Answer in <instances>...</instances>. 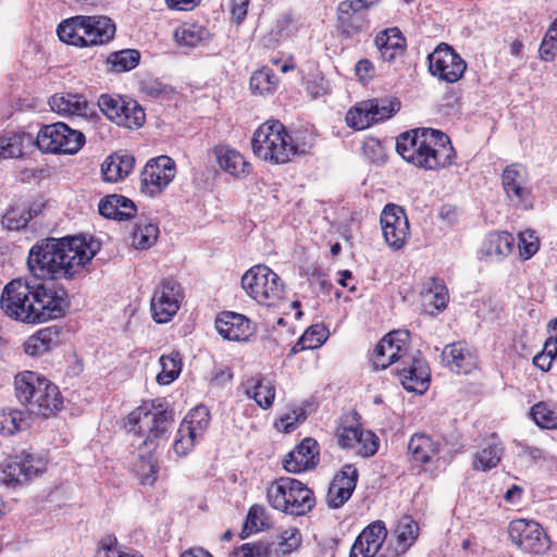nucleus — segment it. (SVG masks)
I'll use <instances>...</instances> for the list:
<instances>
[{
    "label": "nucleus",
    "instance_id": "obj_51",
    "mask_svg": "<svg viewBox=\"0 0 557 557\" xmlns=\"http://www.w3.org/2000/svg\"><path fill=\"white\" fill-rule=\"evenodd\" d=\"M124 99L121 96H111L103 94L98 99V107L102 111V113L113 122H116V119H121V113L123 110Z\"/></svg>",
    "mask_w": 557,
    "mask_h": 557
},
{
    "label": "nucleus",
    "instance_id": "obj_8",
    "mask_svg": "<svg viewBox=\"0 0 557 557\" xmlns=\"http://www.w3.org/2000/svg\"><path fill=\"white\" fill-rule=\"evenodd\" d=\"M267 498L272 508L293 516L306 515L315 504L313 492L289 476L273 481L268 487Z\"/></svg>",
    "mask_w": 557,
    "mask_h": 557
},
{
    "label": "nucleus",
    "instance_id": "obj_64",
    "mask_svg": "<svg viewBox=\"0 0 557 557\" xmlns=\"http://www.w3.org/2000/svg\"><path fill=\"white\" fill-rule=\"evenodd\" d=\"M355 72L361 81H369L374 76L375 70L370 60L361 59L357 62Z\"/></svg>",
    "mask_w": 557,
    "mask_h": 557
},
{
    "label": "nucleus",
    "instance_id": "obj_49",
    "mask_svg": "<svg viewBox=\"0 0 557 557\" xmlns=\"http://www.w3.org/2000/svg\"><path fill=\"white\" fill-rule=\"evenodd\" d=\"M24 412L17 409L0 411V433L3 435H13L22 429Z\"/></svg>",
    "mask_w": 557,
    "mask_h": 557
},
{
    "label": "nucleus",
    "instance_id": "obj_47",
    "mask_svg": "<svg viewBox=\"0 0 557 557\" xmlns=\"http://www.w3.org/2000/svg\"><path fill=\"white\" fill-rule=\"evenodd\" d=\"M301 544V534L298 529L289 528L284 530L280 536L277 543L273 542L272 556L284 557L292 552L296 550Z\"/></svg>",
    "mask_w": 557,
    "mask_h": 557
},
{
    "label": "nucleus",
    "instance_id": "obj_25",
    "mask_svg": "<svg viewBox=\"0 0 557 557\" xmlns=\"http://www.w3.org/2000/svg\"><path fill=\"white\" fill-rule=\"evenodd\" d=\"M136 212V205L123 195H109L99 202V213L106 219L127 221L133 219Z\"/></svg>",
    "mask_w": 557,
    "mask_h": 557
},
{
    "label": "nucleus",
    "instance_id": "obj_34",
    "mask_svg": "<svg viewBox=\"0 0 557 557\" xmlns=\"http://www.w3.org/2000/svg\"><path fill=\"white\" fill-rule=\"evenodd\" d=\"M59 342L60 331L57 327H45L29 336L23 346L25 354L38 357L51 350Z\"/></svg>",
    "mask_w": 557,
    "mask_h": 557
},
{
    "label": "nucleus",
    "instance_id": "obj_19",
    "mask_svg": "<svg viewBox=\"0 0 557 557\" xmlns=\"http://www.w3.org/2000/svg\"><path fill=\"white\" fill-rule=\"evenodd\" d=\"M409 332L393 331L387 333L375 346L371 361L373 367L386 369L393 363H399L401 359L409 352Z\"/></svg>",
    "mask_w": 557,
    "mask_h": 557
},
{
    "label": "nucleus",
    "instance_id": "obj_10",
    "mask_svg": "<svg viewBox=\"0 0 557 557\" xmlns=\"http://www.w3.org/2000/svg\"><path fill=\"white\" fill-rule=\"evenodd\" d=\"M85 135L63 122L42 125L36 136L42 152L75 154L85 145Z\"/></svg>",
    "mask_w": 557,
    "mask_h": 557
},
{
    "label": "nucleus",
    "instance_id": "obj_46",
    "mask_svg": "<svg viewBox=\"0 0 557 557\" xmlns=\"http://www.w3.org/2000/svg\"><path fill=\"white\" fill-rule=\"evenodd\" d=\"M503 447L499 444H488L486 447L478 451L473 460V469L488 471L500 462Z\"/></svg>",
    "mask_w": 557,
    "mask_h": 557
},
{
    "label": "nucleus",
    "instance_id": "obj_59",
    "mask_svg": "<svg viewBox=\"0 0 557 557\" xmlns=\"http://www.w3.org/2000/svg\"><path fill=\"white\" fill-rule=\"evenodd\" d=\"M121 550L117 547V540L113 535H108L99 542L97 557H117Z\"/></svg>",
    "mask_w": 557,
    "mask_h": 557
},
{
    "label": "nucleus",
    "instance_id": "obj_16",
    "mask_svg": "<svg viewBox=\"0 0 557 557\" xmlns=\"http://www.w3.org/2000/svg\"><path fill=\"white\" fill-rule=\"evenodd\" d=\"M400 383L408 392L424 393L430 383L431 371L423 355L409 351L396 366Z\"/></svg>",
    "mask_w": 557,
    "mask_h": 557
},
{
    "label": "nucleus",
    "instance_id": "obj_62",
    "mask_svg": "<svg viewBox=\"0 0 557 557\" xmlns=\"http://www.w3.org/2000/svg\"><path fill=\"white\" fill-rule=\"evenodd\" d=\"M294 416L286 414L284 418H281L280 425L277 424V426L282 428L284 432L289 433L296 429L299 422L306 420V411L304 409H300L299 412L294 411Z\"/></svg>",
    "mask_w": 557,
    "mask_h": 557
},
{
    "label": "nucleus",
    "instance_id": "obj_36",
    "mask_svg": "<svg viewBox=\"0 0 557 557\" xmlns=\"http://www.w3.org/2000/svg\"><path fill=\"white\" fill-rule=\"evenodd\" d=\"M174 38L181 46L197 47L210 39V32L197 23L185 22L175 29Z\"/></svg>",
    "mask_w": 557,
    "mask_h": 557
},
{
    "label": "nucleus",
    "instance_id": "obj_58",
    "mask_svg": "<svg viewBox=\"0 0 557 557\" xmlns=\"http://www.w3.org/2000/svg\"><path fill=\"white\" fill-rule=\"evenodd\" d=\"M264 512H265V509L261 505L256 504L250 507L248 515H247L246 524L240 534L242 539H245L248 535V533H246L247 529H250L249 532L259 530L258 522L261 519V517H263Z\"/></svg>",
    "mask_w": 557,
    "mask_h": 557
},
{
    "label": "nucleus",
    "instance_id": "obj_54",
    "mask_svg": "<svg viewBox=\"0 0 557 557\" xmlns=\"http://www.w3.org/2000/svg\"><path fill=\"white\" fill-rule=\"evenodd\" d=\"M540 242L535 232L532 230H525L519 234V253L520 256L528 260L533 257L539 250Z\"/></svg>",
    "mask_w": 557,
    "mask_h": 557
},
{
    "label": "nucleus",
    "instance_id": "obj_41",
    "mask_svg": "<svg viewBox=\"0 0 557 557\" xmlns=\"http://www.w3.org/2000/svg\"><path fill=\"white\" fill-rule=\"evenodd\" d=\"M372 108L368 100L356 103L346 113L345 121L347 125L357 131L368 128L371 124L375 123L374 119H371Z\"/></svg>",
    "mask_w": 557,
    "mask_h": 557
},
{
    "label": "nucleus",
    "instance_id": "obj_60",
    "mask_svg": "<svg viewBox=\"0 0 557 557\" xmlns=\"http://www.w3.org/2000/svg\"><path fill=\"white\" fill-rule=\"evenodd\" d=\"M143 90L146 95L152 97V98H164L166 97L169 94L172 92V89L159 82V81H151V82H147L143 85Z\"/></svg>",
    "mask_w": 557,
    "mask_h": 557
},
{
    "label": "nucleus",
    "instance_id": "obj_21",
    "mask_svg": "<svg viewBox=\"0 0 557 557\" xmlns=\"http://www.w3.org/2000/svg\"><path fill=\"white\" fill-rule=\"evenodd\" d=\"M358 482V471L352 465H346L332 480L327 491L330 508H341L352 495Z\"/></svg>",
    "mask_w": 557,
    "mask_h": 557
},
{
    "label": "nucleus",
    "instance_id": "obj_29",
    "mask_svg": "<svg viewBox=\"0 0 557 557\" xmlns=\"http://www.w3.org/2000/svg\"><path fill=\"white\" fill-rule=\"evenodd\" d=\"M515 238L508 232H492L486 235L481 255L491 261H500L513 249Z\"/></svg>",
    "mask_w": 557,
    "mask_h": 557
},
{
    "label": "nucleus",
    "instance_id": "obj_4",
    "mask_svg": "<svg viewBox=\"0 0 557 557\" xmlns=\"http://www.w3.org/2000/svg\"><path fill=\"white\" fill-rule=\"evenodd\" d=\"M174 424V411L164 399L145 401L131 411L124 428L128 433L144 437L138 445L139 457L150 458L151 454L168 441Z\"/></svg>",
    "mask_w": 557,
    "mask_h": 557
},
{
    "label": "nucleus",
    "instance_id": "obj_50",
    "mask_svg": "<svg viewBox=\"0 0 557 557\" xmlns=\"http://www.w3.org/2000/svg\"><path fill=\"white\" fill-rule=\"evenodd\" d=\"M418 524L411 518H403L396 529L398 544L410 547L418 537Z\"/></svg>",
    "mask_w": 557,
    "mask_h": 557
},
{
    "label": "nucleus",
    "instance_id": "obj_27",
    "mask_svg": "<svg viewBox=\"0 0 557 557\" xmlns=\"http://www.w3.org/2000/svg\"><path fill=\"white\" fill-rule=\"evenodd\" d=\"M502 184L507 197L517 205L525 202L530 196V190L525 187L524 171L519 169L517 164L504 169Z\"/></svg>",
    "mask_w": 557,
    "mask_h": 557
},
{
    "label": "nucleus",
    "instance_id": "obj_63",
    "mask_svg": "<svg viewBox=\"0 0 557 557\" xmlns=\"http://www.w3.org/2000/svg\"><path fill=\"white\" fill-rule=\"evenodd\" d=\"M540 55L544 61H552L557 55V39L544 37L540 46Z\"/></svg>",
    "mask_w": 557,
    "mask_h": 557
},
{
    "label": "nucleus",
    "instance_id": "obj_53",
    "mask_svg": "<svg viewBox=\"0 0 557 557\" xmlns=\"http://www.w3.org/2000/svg\"><path fill=\"white\" fill-rule=\"evenodd\" d=\"M273 542L260 540L255 543H245L239 547V557H272Z\"/></svg>",
    "mask_w": 557,
    "mask_h": 557
},
{
    "label": "nucleus",
    "instance_id": "obj_22",
    "mask_svg": "<svg viewBox=\"0 0 557 557\" xmlns=\"http://www.w3.org/2000/svg\"><path fill=\"white\" fill-rule=\"evenodd\" d=\"M318 462V442L312 437H306L286 455L283 467L287 472L300 473L313 469Z\"/></svg>",
    "mask_w": 557,
    "mask_h": 557
},
{
    "label": "nucleus",
    "instance_id": "obj_18",
    "mask_svg": "<svg viewBox=\"0 0 557 557\" xmlns=\"http://www.w3.org/2000/svg\"><path fill=\"white\" fill-rule=\"evenodd\" d=\"M380 223L387 246L394 251L403 249L409 238V221L405 209L395 203L386 205Z\"/></svg>",
    "mask_w": 557,
    "mask_h": 557
},
{
    "label": "nucleus",
    "instance_id": "obj_17",
    "mask_svg": "<svg viewBox=\"0 0 557 557\" xmlns=\"http://www.w3.org/2000/svg\"><path fill=\"white\" fill-rule=\"evenodd\" d=\"M175 172V162L168 156L150 160L140 173V191L148 197L161 194L173 181Z\"/></svg>",
    "mask_w": 557,
    "mask_h": 557
},
{
    "label": "nucleus",
    "instance_id": "obj_35",
    "mask_svg": "<svg viewBox=\"0 0 557 557\" xmlns=\"http://www.w3.org/2000/svg\"><path fill=\"white\" fill-rule=\"evenodd\" d=\"M425 307H432V314L443 311L448 302L449 296L443 280L431 277L421 292Z\"/></svg>",
    "mask_w": 557,
    "mask_h": 557
},
{
    "label": "nucleus",
    "instance_id": "obj_7",
    "mask_svg": "<svg viewBox=\"0 0 557 557\" xmlns=\"http://www.w3.org/2000/svg\"><path fill=\"white\" fill-rule=\"evenodd\" d=\"M253 153L273 164H285L297 154H302L285 126L277 120L264 122L251 139Z\"/></svg>",
    "mask_w": 557,
    "mask_h": 557
},
{
    "label": "nucleus",
    "instance_id": "obj_1",
    "mask_svg": "<svg viewBox=\"0 0 557 557\" xmlns=\"http://www.w3.org/2000/svg\"><path fill=\"white\" fill-rule=\"evenodd\" d=\"M99 250L100 243L89 235L49 237L30 248L27 268L39 280H81L90 272Z\"/></svg>",
    "mask_w": 557,
    "mask_h": 557
},
{
    "label": "nucleus",
    "instance_id": "obj_48",
    "mask_svg": "<svg viewBox=\"0 0 557 557\" xmlns=\"http://www.w3.org/2000/svg\"><path fill=\"white\" fill-rule=\"evenodd\" d=\"M368 103H371V119H374L375 123L385 121L392 117L400 109V101L397 98L389 99H369Z\"/></svg>",
    "mask_w": 557,
    "mask_h": 557
},
{
    "label": "nucleus",
    "instance_id": "obj_44",
    "mask_svg": "<svg viewBox=\"0 0 557 557\" xmlns=\"http://www.w3.org/2000/svg\"><path fill=\"white\" fill-rule=\"evenodd\" d=\"M139 60V51L135 49H124L110 53L107 63L111 66L113 72L122 73L135 69Z\"/></svg>",
    "mask_w": 557,
    "mask_h": 557
},
{
    "label": "nucleus",
    "instance_id": "obj_39",
    "mask_svg": "<svg viewBox=\"0 0 557 557\" xmlns=\"http://www.w3.org/2000/svg\"><path fill=\"white\" fill-rule=\"evenodd\" d=\"M529 417L541 429H557V405L554 403L539 401L534 404L529 411Z\"/></svg>",
    "mask_w": 557,
    "mask_h": 557
},
{
    "label": "nucleus",
    "instance_id": "obj_52",
    "mask_svg": "<svg viewBox=\"0 0 557 557\" xmlns=\"http://www.w3.org/2000/svg\"><path fill=\"white\" fill-rule=\"evenodd\" d=\"M29 222V215H26V208L12 207L2 216V225L10 231L24 228Z\"/></svg>",
    "mask_w": 557,
    "mask_h": 557
},
{
    "label": "nucleus",
    "instance_id": "obj_11",
    "mask_svg": "<svg viewBox=\"0 0 557 557\" xmlns=\"http://www.w3.org/2000/svg\"><path fill=\"white\" fill-rule=\"evenodd\" d=\"M45 470L46 460L40 455L23 450L3 461L0 481L9 486L22 485Z\"/></svg>",
    "mask_w": 557,
    "mask_h": 557
},
{
    "label": "nucleus",
    "instance_id": "obj_12",
    "mask_svg": "<svg viewBox=\"0 0 557 557\" xmlns=\"http://www.w3.org/2000/svg\"><path fill=\"white\" fill-rule=\"evenodd\" d=\"M513 546L522 553L543 555L550 548V539L535 520L515 519L508 525Z\"/></svg>",
    "mask_w": 557,
    "mask_h": 557
},
{
    "label": "nucleus",
    "instance_id": "obj_32",
    "mask_svg": "<svg viewBox=\"0 0 557 557\" xmlns=\"http://www.w3.org/2000/svg\"><path fill=\"white\" fill-rule=\"evenodd\" d=\"M49 106L59 114L87 116L91 113L86 98L78 94H55L49 99Z\"/></svg>",
    "mask_w": 557,
    "mask_h": 557
},
{
    "label": "nucleus",
    "instance_id": "obj_24",
    "mask_svg": "<svg viewBox=\"0 0 557 557\" xmlns=\"http://www.w3.org/2000/svg\"><path fill=\"white\" fill-rule=\"evenodd\" d=\"M442 358L451 371L459 374H469L478 366L476 354L463 342L446 345Z\"/></svg>",
    "mask_w": 557,
    "mask_h": 557
},
{
    "label": "nucleus",
    "instance_id": "obj_57",
    "mask_svg": "<svg viewBox=\"0 0 557 557\" xmlns=\"http://www.w3.org/2000/svg\"><path fill=\"white\" fill-rule=\"evenodd\" d=\"M301 344L307 345L309 349L320 347L325 341V332L319 325L309 327L301 336Z\"/></svg>",
    "mask_w": 557,
    "mask_h": 557
},
{
    "label": "nucleus",
    "instance_id": "obj_9",
    "mask_svg": "<svg viewBox=\"0 0 557 557\" xmlns=\"http://www.w3.org/2000/svg\"><path fill=\"white\" fill-rule=\"evenodd\" d=\"M242 287L261 305L271 306L284 296L285 285L282 278L269 267L257 264L242 277Z\"/></svg>",
    "mask_w": 557,
    "mask_h": 557
},
{
    "label": "nucleus",
    "instance_id": "obj_38",
    "mask_svg": "<svg viewBox=\"0 0 557 557\" xmlns=\"http://www.w3.org/2000/svg\"><path fill=\"white\" fill-rule=\"evenodd\" d=\"M159 227L146 218H139L132 233L133 245L137 249H148L153 246L159 237Z\"/></svg>",
    "mask_w": 557,
    "mask_h": 557
},
{
    "label": "nucleus",
    "instance_id": "obj_45",
    "mask_svg": "<svg viewBox=\"0 0 557 557\" xmlns=\"http://www.w3.org/2000/svg\"><path fill=\"white\" fill-rule=\"evenodd\" d=\"M121 119H116V124L127 128H139L144 125L146 114L144 109L135 100H125L123 102Z\"/></svg>",
    "mask_w": 557,
    "mask_h": 557
},
{
    "label": "nucleus",
    "instance_id": "obj_42",
    "mask_svg": "<svg viewBox=\"0 0 557 557\" xmlns=\"http://www.w3.org/2000/svg\"><path fill=\"white\" fill-rule=\"evenodd\" d=\"M162 371L157 375V382L160 385H168L172 383L181 373L182 357L178 351H171L169 355H163L160 358Z\"/></svg>",
    "mask_w": 557,
    "mask_h": 557
},
{
    "label": "nucleus",
    "instance_id": "obj_55",
    "mask_svg": "<svg viewBox=\"0 0 557 557\" xmlns=\"http://www.w3.org/2000/svg\"><path fill=\"white\" fill-rule=\"evenodd\" d=\"M362 429L356 426H342L336 432L337 443L342 448H355L359 436H362Z\"/></svg>",
    "mask_w": 557,
    "mask_h": 557
},
{
    "label": "nucleus",
    "instance_id": "obj_6",
    "mask_svg": "<svg viewBox=\"0 0 557 557\" xmlns=\"http://www.w3.org/2000/svg\"><path fill=\"white\" fill-rule=\"evenodd\" d=\"M114 22L103 15H75L63 20L57 28L59 39L79 48L102 46L114 38Z\"/></svg>",
    "mask_w": 557,
    "mask_h": 557
},
{
    "label": "nucleus",
    "instance_id": "obj_13",
    "mask_svg": "<svg viewBox=\"0 0 557 557\" xmlns=\"http://www.w3.org/2000/svg\"><path fill=\"white\" fill-rule=\"evenodd\" d=\"M210 411L207 406L198 405L184 418L176 433L174 450L180 456H185L201 438L210 424Z\"/></svg>",
    "mask_w": 557,
    "mask_h": 557
},
{
    "label": "nucleus",
    "instance_id": "obj_61",
    "mask_svg": "<svg viewBox=\"0 0 557 557\" xmlns=\"http://www.w3.org/2000/svg\"><path fill=\"white\" fill-rule=\"evenodd\" d=\"M362 150L364 156L371 162H377L382 159L383 156V147L379 139L369 138L363 143Z\"/></svg>",
    "mask_w": 557,
    "mask_h": 557
},
{
    "label": "nucleus",
    "instance_id": "obj_23",
    "mask_svg": "<svg viewBox=\"0 0 557 557\" xmlns=\"http://www.w3.org/2000/svg\"><path fill=\"white\" fill-rule=\"evenodd\" d=\"M218 333L227 341L246 342L253 333L251 321L244 314L224 311L215 319Z\"/></svg>",
    "mask_w": 557,
    "mask_h": 557
},
{
    "label": "nucleus",
    "instance_id": "obj_43",
    "mask_svg": "<svg viewBox=\"0 0 557 557\" xmlns=\"http://www.w3.org/2000/svg\"><path fill=\"white\" fill-rule=\"evenodd\" d=\"M249 85L253 94L269 95L274 92L277 87V76L271 69L262 67L252 73Z\"/></svg>",
    "mask_w": 557,
    "mask_h": 557
},
{
    "label": "nucleus",
    "instance_id": "obj_20",
    "mask_svg": "<svg viewBox=\"0 0 557 557\" xmlns=\"http://www.w3.org/2000/svg\"><path fill=\"white\" fill-rule=\"evenodd\" d=\"M380 0H344L337 7L339 32L346 37L357 35L368 27L367 11Z\"/></svg>",
    "mask_w": 557,
    "mask_h": 557
},
{
    "label": "nucleus",
    "instance_id": "obj_30",
    "mask_svg": "<svg viewBox=\"0 0 557 557\" xmlns=\"http://www.w3.org/2000/svg\"><path fill=\"white\" fill-rule=\"evenodd\" d=\"M440 453V444L424 433L413 434L408 443L409 460L414 463H430Z\"/></svg>",
    "mask_w": 557,
    "mask_h": 557
},
{
    "label": "nucleus",
    "instance_id": "obj_37",
    "mask_svg": "<svg viewBox=\"0 0 557 557\" xmlns=\"http://www.w3.org/2000/svg\"><path fill=\"white\" fill-rule=\"evenodd\" d=\"M246 394L261 408L268 409L273 404L275 389L267 379L251 377L246 383Z\"/></svg>",
    "mask_w": 557,
    "mask_h": 557
},
{
    "label": "nucleus",
    "instance_id": "obj_15",
    "mask_svg": "<svg viewBox=\"0 0 557 557\" xmlns=\"http://www.w3.org/2000/svg\"><path fill=\"white\" fill-rule=\"evenodd\" d=\"M430 73L446 83H456L467 69L466 61L450 47L442 42L428 55Z\"/></svg>",
    "mask_w": 557,
    "mask_h": 557
},
{
    "label": "nucleus",
    "instance_id": "obj_31",
    "mask_svg": "<svg viewBox=\"0 0 557 557\" xmlns=\"http://www.w3.org/2000/svg\"><path fill=\"white\" fill-rule=\"evenodd\" d=\"M375 45L384 61L392 62L406 50V38L397 27L380 32L375 37Z\"/></svg>",
    "mask_w": 557,
    "mask_h": 557
},
{
    "label": "nucleus",
    "instance_id": "obj_5",
    "mask_svg": "<svg viewBox=\"0 0 557 557\" xmlns=\"http://www.w3.org/2000/svg\"><path fill=\"white\" fill-rule=\"evenodd\" d=\"M14 386L16 398L26 406L29 414L49 418L62 408L63 397L59 387L37 372L16 374Z\"/></svg>",
    "mask_w": 557,
    "mask_h": 557
},
{
    "label": "nucleus",
    "instance_id": "obj_2",
    "mask_svg": "<svg viewBox=\"0 0 557 557\" xmlns=\"http://www.w3.org/2000/svg\"><path fill=\"white\" fill-rule=\"evenodd\" d=\"M70 306L63 288H52L27 278H14L3 288L0 308L12 320L37 324L65 315Z\"/></svg>",
    "mask_w": 557,
    "mask_h": 557
},
{
    "label": "nucleus",
    "instance_id": "obj_28",
    "mask_svg": "<svg viewBox=\"0 0 557 557\" xmlns=\"http://www.w3.org/2000/svg\"><path fill=\"white\" fill-rule=\"evenodd\" d=\"M35 147H37L36 138L24 131L0 137L1 158H23Z\"/></svg>",
    "mask_w": 557,
    "mask_h": 557
},
{
    "label": "nucleus",
    "instance_id": "obj_40",
    "mask_svg": "<svg viewBox=\"0 0 557 557\" xmlns=\"http://www.w3.org/2000/svg\"><path fill=\"white\" fill-rule=\"evenodd\" d=\"M386 535L387 530L384 522L377 520L366 527L356 539H358L359 545H361V542L364 543L368 548H371V550L376 555L381 549Z\"/></svg>",
    "mask_w": 557,
    "mask_h": 557
},
{
    "label": "nucleus",
    "instance_id": "obj_3",
    "mask_svg": "<svg viewBox=\"0 0 557 557\" xmlns=\"http://www.w3.org/2000/svg\"><path fill=\"white\" fill-rule=\"evenodd\" d=\"M396 151L407 162L429 171L446 168L456 158L449 137L433 128H416L400 134Z\"/></svg>",
    "mask_w": 557,
    "mask_h": 557
},
{
    "label": "nucleus",
    "instance_id": "obj_56",
    "mask_svg": "<svg viewBox=\"0 0 557 557\" xmlns=\"http://www.w3.org/2000/svg\"><path fill=\"white\" fill-rule=\"evenodd\" d=\"M379 445V437L372 431L363 430L355 448L363 457H371L377 451Z\"/></svg>",
    "mask_w": 557,
    "mask_h": 557
},
{
    "label": "nucleus",
    "instance_id": "obj_26",
    "mask_svg": "<svg viewBox=\"0 0 557 557\" xmlns=\"http://www.w3.org/2000/svg\"><path fill=\"white\" fill-rule=\"evenodd\" d=\"M135 158L127 151H117L104 159L101 164L103 180L116 183L124 180L134 169Z\"/></svg>",
    "mask_w": 557,
    "mask_h": 557
},
{
    "label": "nucleus",
    "instance_id": "obj_14",
    "mask_svg": "<svg viewBox=\"0 0 557 557\" xmlns=\"http://www.w3.org/2000/svg\"><path fill=\"white\" fill-rule=\"evenodd\" d=\"M184 293L181 284L172 278L161 280L151 298V312L157 323H166L177 313Z\"/></svg>",
    "mask_w": 557,
    "mask_h": 557
},
{
    "label": "nucleus",
    "instance_id": "obj_33",
    "mask_svg": "<svg viewBox=\"0 0 557 557\" xmlns=\"http://www.w3.org/2000/svg\"><path fill=\"white\" fill-rule=\"evenodd\" d=\"M213 153L224 172L237 177L250 172V164L235 149L228 146H216Z\"/></svg>",
    "mask_w": 557,
    "mask_h": 557
}]
</instances>
